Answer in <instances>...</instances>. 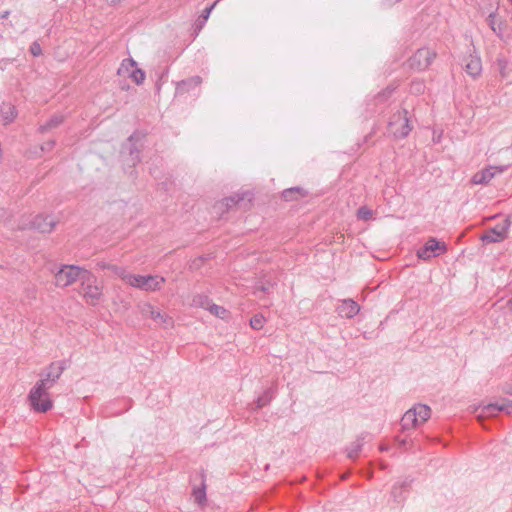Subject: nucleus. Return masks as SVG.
Returning <instances> with one entry per match:
<instances>
[{"instance_id":"38","label":"nucleus","mask_w":512,"mask_h":512,"mask_svg":"<svg viewBox=\"0 0 512 512\" xmlns=\"http://www.w3.org/2000/svg\"><path fill=\"white\" fill-rule=\"evenodd\" d=\"M54 146H55V140H49V141L45 142L44 144H42L41 150L44 152H49L54 148Z\"/></svg>"},{"instance_id":"19","label":"nucleus","mask_w":512,"mask_h":512,"mask_svg":"<svg viewBox=\"0 0 512 512\" xmlns=\"http://www.w3.org/2000/svg\"><path fill=\"white\" fill-rule=\"evenodd\" d=\"M219 2V0H216L213 4H211L209 7H206L201 15L197 18V20L195 21V25H194V32H195V35L197 36L199 34V32L203 29V27L205 26L207 20L209 19L210 17V14L212 12V10L215 8V6L217 5V3Z\"/></svg>"},{"instance_id":"33","label":"nucleus","mask_w":512,"mask_h":512,"mask_svg":"<svg viewBox=\"0 0 512 512\" xmlns=\"http://www.w3.org/2000/svg\"><path fill=\"white\" fill-rule=\"evenodd\" d=\"M425 83L422 80L415 79L410 84V92L415 95H420L425 91Z\"/></svg>"},{"instance_id":"21","label":"nucleus","mask_w":512,"mask_h":512,"mask_svg":"<svg viewBox=\"0 0 512 512\" xmlns=\"http://www.w3.org/2000/svg\"><path fill=\"white\" fill-rule=\"evenodd\" d=\"M274 398V390L272 388L266 389L253 404L251 410L256 411L267 406Z\"/></svg>"},{"instance_id":"26","label":"nucleus","mask_w":512,"mask_h":512,"mask_svg":"<svg viewBox=\"0 0 512 512\" xmlns=\"http://www.w3.org/2000/svg\"><path fill=\"white\" fill-rule=\"evenodd\" d=\"M64 121L63 115H53L46 123L39 126L38 131L40 133H46L49 130L58 127Z\"/></svg>"},{"instance_id":"44","label":"nucleus","mask_w":512,"mask_h":512,"mask_svg":"<svg viewBox=\"0 0 512 512\" xmlns=\"http://www.w3.org/2000/svg\"><path fill=\"white\" fill-rule=\"evenodd\" d=\"M126 402H128V404H129V405L127 406V408H126V410H128V409H130V408H131V400H126Z\"/></svg>"},{"instance_id":"14","label":"nucleus","mask_w":512,"mask_h":512,"mask_svg":"<svg viewBox=\"0 0 512 512\" xmlns=\"http://www.w3.org/2000/svg\"><path fill=\"white\" fill-rule=\"evenodd\" d=\"M360 311L359 304L352 299H344L337 307V313L342 318L351 319Z\"/></svg>"},{"instance_id":"12","label":"nucleus","mask_w":512,"mask_h":512,"mask_svg":"<svg viewBox=\"0 0 512 512\" xmlns=\"http://www.w3.org/2000/svg\"><path fill=\"white\" fill-rule=\"evenodd\" d=\"M510 226L509 220H505L502 224H498L495 227L487 230L482 236L481 240L484 243H498L506 239L508 229Z\"/></svg>"},{"instance_id":"42","label":"nucleus","mask_w":512,"mask_h":512,"mask_svg":"<svg viewBox=\"0 0 512 512\" xmlns=\"http://www.w3.org/2000/svg\"><path fill=\"white\" fill-rule=\"evenodd\" d=\"M504 391H505L507 394L512 395V384L507 385V386L504 388Z\"/></svg>"},{"instance_id":"15","label":"nucleus","mask_w":512,"mask_h":512,"mask_svg":"<svg viewBox=\"0 0 512 512\" xmlns=\"http://www.w3.org/2000/svg\"><path fill=\"white\" fill-rule=\"evenodd\" d=\"M503 171V168L490 166L488 168H484L481 171L475 173L471 179V182L475 185H485L488 184L496 175V173H500Z\"/></svg>"},{"instance_id":"9","label":"nucleus","mask_w":512,"mask_h":512,"mask_svg":"<svg viewBox=\"0 0 512 512\" xmlns=\"http://www.w3.org/2000/svg\"><path fill=\"white\" fill-rule=\"evenodd\" d=\"M394 92V88L387 87L378 93L372 100H368L366 110L369 115L382 114L389 106V100Z\"/></svg>"},{"instance_id":"47","label":"nucleus","mask_w":512,"mask_h":512,"mask_svg":"<svg viewBox=\"0 0 512 512\" xmlns=\"http://www.w3.org/2000/svg\"><path fill=\"white\" fill-rule=\"evenodd\" d=\"M131 176L133 175L134 173V170L132 169L131 171L128 172Z\"/></svg>"},{"instance_id":"6","label":"nucleus","mask_w":512,"mask_h":512,"mask_svg":"<svg viewBox=\"0 0 512 512\" xmlns=\"http://www.w3.org/2000/svg\"><path fill=\"white\" fill-rule=\"evenodd\" d=\"M447 251L448 246L444 241L438 240L435 237H429L423 246L417 250L416 255L419 259L428 261L445 254Z\"/></svg>"},{"instance_id":"29","label":"nucleus","mask_w":512,"mask_h":512,"mask_svg":"<svg viewBox=\"0 0 512 512\" xmlns=\"http://www.w3.org/2000/svg\"><path fill=\"white\" fill-rule=\"evenodd\" d=\"M137 62L133 58L123 59L120 67L118 68V75L120 76H128L131 73L132 69H136Z\"/></svg>"},{"instance_id":"23","label":"nucleus","mask_w":512,"mask_h":512,"mask_svg":"<svg viewBox=\"0 0 512 512\" xmlns=\"http://www.w3.org/2000/svg\"><path fill=\"white\" fill-rule=\"evenodd\" d=\"M251 193L246 191L242 193H236L235 195L226 197L223 199L221 205H225L227 209L239 204L240 202L244 201L246 198H248L249 201H251Z\"/></svg>"},{"instance_id":"41","label":"nucleus","mask_w":512,"mask_h":512,"mask_svg":"<svg viewBox=\"0 0 512 512\" xmlns=\"http://www.w3.org/2000/svg\"><path fill=\"white\" fill-rule=\"evenodd\" d=\"M122 1L123 0H107V2L109 3L110 6H115V5L119 4Z\"/></svg>"},{"instance_id":"13","label":"nucleus","mask_w":512,"mask_h":512,"mask_svg":"<svg viewBox=\"0 0 512 512\" xmlns=\"http://www.w3.org/2000/svg\"><path fill=\"white\" fill-rule=\"evenodd\" d=\"M56 222L50 215H37L31 221V227L41 233H50L55 227Z\"/></svg>"},{"instance_id":"10","label":"nucleus","mask_w":512,"mask_h":512,"mask_svg":"<svg viewBox=\"0 0 512 512\" xmlns=\"http://www.w3.org/2000/svg\"><path fill=\"white\" fill-rule=\"evenodd\" d=\"M143 137V134L136 131L129 136L127 144L123 146V151L125 149L129 150V157L125 160V165H128L130 168H133L140 162V150L137 143L140 142Z\"/></svg>"},{"instance_id":"34","label":"nucleus","mask_w":512,"mask_h":512,"mask_svg":"<svg viewBox=\"0 0 512 512\" xmlns=\"http://www.w3.org/2000/svg\"><path fill=\"white\" fill-rule=\"evenodd\" d=\"M373 211L368 208L367 206H361L358 210H357V218L359 220H363V221H368V220H371L373 218Z\"/></svg>"},{"instance_id":"11","label":"nucleus","mask_w":512,"mask_h":512,"mask_svg":"<svg viewBox=\"0 0 512 512\" xmlns=\"http://www.w3.org/2000/svg\"><path fill=\"white\" fill-rule=\"evenodd\" d=\"M414 479L405 477L401 482H396L391 488V497L398 505H403L408 497Z\"/></svg>"},{"instance_id":"5","label":"nucleus","mask_w":512,"mask_h":512,"mask_svg":"<svg viewBox=\"0 0 512 512\" xmlns=\"http://www.w3.org/2000/svg\"><path fill=\"white\" fill-rule=\"evenodd\" d=\"M122 279L131 285L132 287L144 290V291H156L161 288V285L165 282L164 277L157 275H135L125 274Z\"/></svg>"},{"instance_id":"8","label":"nucleus","mask_w":512,"mask_h":512,"mask_svg":"<svg viewBox=\"0 0 512 512\" xmlns=\"http://www.w3.org/2000/svg\"><path fill=\"white\" fill-rule=\"evenodd\" d=\"M34 386L31 388L28 394V401L31 409L37 413H46L53 407V401L50 398L48 390L41 387L38 394H34Z\"/></svg>"},{"instance_id":"27","label":"nucleus","mask_w":512,"mask_h":512,"mask_svg":"<svg viewBox=\"0 0 512 512\" xmlns=\"http://www.w3.org/2000/svg\"><path fill=\"white\" fill-rule=\"evenodd\" d=\"M364 436L358 437L349 447H347V457L350 459H356L361 452L364 444Z\"/></svg>"},{"instance_id":"17","label":"nucleus","mask_w":512,"mask_h":512,"mask_svg":"<svg viewBox=\"0 0 512 512\" xmlns=\"http://www.w3.org/2000/svg\"><path fill=\"white\" fill-rule=\"evenodd\" d=\"M201 82L202 79L200 76H193L188 79L182 80L177 83L176 94L182 95L184 93H188L191 90H194L195 88L199 87Z\"/></svg>"},{"instance_id":"40","label":"nucleus","mask_w":512,"mask_h":512,"mask_svg":"<svg viewBox=\"0 0 512 512\" xmlns=\"http://www.w3.org/2000/svg\"><path fill=\"white\" fill-rule=\"evenodd\" d=\"M401 0H383V4L386 6H393L394 4L400 2Z\"/></svg>"},{"instance_id":"20","label":"nucleus","mask_w":512,"mask_h":512,"mask_svg":"<svg viewBox=\"0 0 512 512\" xmlns=\"http://www.w3.org/2000/svg\"><path fill=\"white\" fill-rule=\"evenodd\" d=\"M144 312L149 314V316L157 323H163V324H171L172 323V319L168 315L162 313L159 310L154 309V307L150 304L146 305Z\"/></svg>"},{"instance_id":"28","label":"nucleus","mask_w":512,"mask_h":512,"mask_svg":"<svg viewBox=\"0 0 512 512\" xmlns=\"http://www.w3.org/2000/svg\"><path fill=\"white\" fill-rule=\"evenodd\" d=\"M411 409L415 411L416 417L419 418V424L426 422L430 418L431 409L428 405L417 404Z\"/></svg>"},{"instance_id":"3","label":"nucleus","mask_w":512,"mask_h":512,"mask_svg":"<svg viewBox=\"0 0 512 512\" xmlns=\"http://www.w3.org/2000/svg\"><path fill=\"white\" fill-rule=\"evenodd\" d=\"M65 369V361L52 362L47 368H45L39 374L40 379L34 385L33 395L38 394L41 387L46 390L51 389L59 380Z\"/></svg>"},{"instance_id":"2","label":"nucleus","mask_w":512,"mask_h":512,"mask_svg":"<svg viewBox=\"0 0 512 512\" xmlns=\"http://www.w3.org/2000/svg\"><path fill=\"white\" fill-rule=\"evenodd\" d=\"M472 413L476 415L477 420L486 429L484 421L488 418L495 417L499 412H504L508 415H512V400L503 399L501 403H488L486 405H472L470 406Z\"/></svg>"},{"instance_id":"18","label":"nucleus","mask_w":512,"mask_h":512,"mask_svg":"<svg viewBox=\"0 0 512 512\" xmlns=\"http://www.w3.org/2000/svg\"><path fill=\"white\" fill-rule=\"evenodd\" d=\"M91 280L89 282H86L87 285L84 288V298L86 301L92 305H95L102 296V290L97 285L90 284Z\"/></svg>"},{"instance_id":"35","label":"nucleus","mask_w":512,"mask_h":512,"mask_svg":"<svg viewBox=\"0 0 512 512\" xmlns=\"http://www.w3.org/2000/svg\"><path fill=\"white\" fill-rule=\"evenodd\" d=\"M208 311L221 319H224L228 313V311L224 307L214 303H211V305L208 308Z\"/></svg>"},{"instance_id":"24","label":"nucleus","mask_w":512,"mask_h":512,"mask_svg":"<svg viewBox=\"0 0 512 512\" xmlns=\"http://www.w3.org/2000/svg\"><path fill=\"white\" fill-rule=\"evenodd\" d=\"M0 113L4 124L7 125L15 120L17 116V109L10 103H3Z\"/></svg>"},{"instance_id":"39","label":"nucleus","mask_w":512,"mask_h":512,"mask_svg":"<svg viewBox=\"0 0 512 512\" xmlns=\"http://www.w3.org/2000/svg\"><path fill=\"white\" fill-rule=\"evenodd\" d=\"M109 269L113 270L121 278L123 275L128 274L124 269L117 266H109Z\"/></svg>"},{"instance_id":"30","label":"nucleus","mask_w":512,"mask_h":512,"mask_svg":"<svg viewBox=\"0 0 512 512\" xmlns=\"http://www.w3.org/2000/svg\"><path fill=\"white\" fill-rule=\"evenodd\" d=\"M211 303V299L205 294H196L193 296L191 301V305L193 307L204 308L207 310Z\"/></svg>"},{"instance_id":"32","label":"nucleus","mask_w":512,"mask_h":512,"mask_svg":"<svg viewBox=\"0 0 512 512\" xmlns=\"http://www.w3.org/2000/svg\"><path fill=\"white\" fill-rule=\"evenodd\" d=\"M146 74L144 70L136 67V69H132L129 74V78L137 85H141L145 81Z\"/></svg>"},{"instance_id":"45","label":"nucleus","mask_w":512,"mask_h":512,"mask_svg":"<svg viewBox=\"0 0 512 512\" xmlns=\"http://www.w3.org/2000/svg\"><path fill=\"white\" fill-rule=\"evenodd\" d=\"M8 15V12H5L3 15H2V18H6Z\"/></svg>"},{"instance_id":"16","label":"nucleus","mask_w":512,"mask_h":512,"mask_svg":"<svg viewBox=\"0 0 512 512\" xmlns=\"http://www.w3.org/2000/svg\"><path fill=\"white\" fill-rule=\"evenodd\" d=\"M465 71L468 75L475 78L482 72L481 58L477 55L470 54L464 59Z\"/></svg>"},{"instance_id":"25","label":"nucleus","mask_w":512,"mask_h":512,"mask_svg":"<svg viewBox=\"0 0 512 512\" xmlns=\"http://www.w3.org/2000/svg\"><path fill=\"white\" fill-rule=\"evenodd\" d=\"M306 195H307V192L299 186L285 189L282 192V197L285 201L298 200L299 198H302Z\"/></svg>"},{"instance_id":"31","label":"nucleus","mask_w":512,"mask_h":512,"mask_svg":"<svg viewBox=\"0 0 512 512\" xmlns=\"http://www.w3.org/2000/svg\"><path fill=\"white\" fill-rule=\"evenodd\" d=\"M192 495L195 499V502L198 504H203L206 501V485L202 482L200 487L193 488Z\"/></svg>"},{"instance_id":"7","label":"nucleus","mask_w":512,"mask_h":512,"mask_svg":"<svg viewBox=\"0 0 512 512\" xmlns=\"http://www.w3.org/2000/svg\"><path fill=\"white\" fill-rule=\"evenodd\" d=\"M436 55V52L428 47L419 48L409 58V67L415 71H424L432 64Z\"/></svg>"},{"instance_id":"49","label":"nucleus","mask_w":512,"mask_h":512,"mask_svg":"<svg viewBox=\"0 0 512 512\" xmlns=\"http://www.w3.org/2000/svg\"><path fill=\"white\" fill-rule=\"evenodd\" d=\"M2 39V35H0V40Z\"/></svg>"},{"instance_id":"46","label":"nucleus","mask_w":512,"mask_h":512,"mask_svg":"<svg viewBox=\"0 0 512 512\" xmlns=\"http://www.w3.org/2000/svg\"><path fill=\"white\" fill-rule=\"evenodd\" d=\"M380 450H381V451H384V450H386V447L381 446V447H380Z\"/></svg>"},{"instance_id":"48","label":"nucleus","mask_w":512,"mask_h":512,"mask_svg":"<svg viewBox=\"0 0 512 512\" xmlns=\"http://www.w3.org/2000/svg\"><path fill=\"white\" fill-rule=\"evenodd\" d=\"M510 307L512 309V298L509 300Z\"/></svg>"},{"instance_id":"22","label":"nucleus","mask_w":512,"mask_h":512,"mask_svg":"<svg viewBox=\"0 0 512 512\" xmlns=\"http://www.w3.org/2000/svg\"><path fill=\"white\" fill-rule=\"evenodd\" d=\"M401 427L403 430L415 428L419 424V418L416 417L415 411L407 410L401 418Z\"/></svg>"},{"instance_id":"1","label":"nucleus","mask_w":512,"mask_h":512,"mask_svg":"<svg viewBox=\"0 0 512 512\" xmlns=\"http://www.w3.org/2000/svg\"><path fill=\"white\" fill-rule=\"evenodd\" d=\"M94 276L91 272L75 265H63L55 274V284L59 287H67L74 283L77 279L85 282L92 280Z\"/></svg>"},{"instance_id":"36","label":"nucleus","mask_w":512,"mask_h":512,"mask_svg":"<svg viewBox=\"0 0 512 512\" xmlns=\"http://www.w3.org/2000/svg\"><path fill=\"white\" fill-rule=\"evenodd\" d=\"M265 318L263 315L261 314H255L251 319H250V326L251 328H253L254 330H261L264 326V323H265Z\"/></svg>"},{"instance_id":"43","label":"nucleus","mask_w":512,"mask_h":512,"mask_svg":"<svg viewBox=\"0 0 512 512\" xmlns=\"http://www.w3.org/2000/svg\"><path fill=\"white\" fill-rule=\"evenodd\" d=\"M494 16H495V15H494L493 13H491V14L489 15L488 20H489L490 24H493V18H494ZM491 27H492V29H493V30H495V28L493 27V25H491Z\"/></svg>"},{"instance_id":"37","label":"nucleus","mask_w":512,"mask_h":512,"mask_svg":"<svg viewBox=\"0 0 512 512\" xmlns=\"http://www.w3.org/2000/svg\"><path fill=\"white\" fill-rule=\"evenodd\" d=\"M30 53L34 56V57H38L40 55H42V48H41V45L37 42V41H34L31 46H30Z\"/></svg>"},{"instance_id":"4","label":"nucleus","mask_w":512,"mask_h":512,"mask_svg":"<svg viewBox=\"0 0 512 512\" xmlns=\"http://www.w3.org/2000/svg\"><path fill=\"white\" fill-rule=\"evenodd\" d=\"M408 114L406 109H397L389 118L388 131L395 139H404L411 132L413 126L410 123Z\"/></svg>"}]
</instances>
